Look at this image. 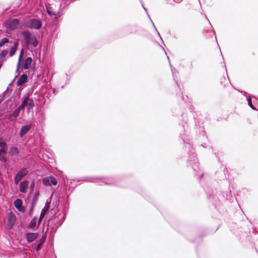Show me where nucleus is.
I'll return each mask as SVG.
<instances>
[{
  "instance_id": "19",
  "label": "nucleus",
  "mask_w": 258,
  "mask_h": 258,
  "mask_svg": "<svg viewBox=\"0 0 258 258\" xmlns=\"http://www.w3.org/2000/svg\"><path fill=\"white\" fill-rule=\"evenodd\" d=\"M23 55V50H22L20 52V53L19 56V59H18V67L20 66V64L21 63V61L22 59Z\"/></svg>"
},
{
  "instance_id": "8",
  "label": "nucleus",
  "mask_w": 258,
  "mask_h": 258,
  "mask_svg": "<svg viewBox=\"0 0 258 258\" xmlns=\"http://www.w3.org/2000/svg\"><path fill=\"white\" fill-rule=\"evenodd\" d=\"M28 185V183L27 181L22 182L20 186V190L22 192H25L27 188Z\"/></svg>"
},
{
  "instance_id": "11",
  "label": "nucleus",
  "mask_w": 258,
  "mask_h": 258,
  "mask_svg": "<svg viewBox=\"0 0 258 258\" xmlns=\"http://www.w3.org/2000/svg\"><path fill=\"white\" fill-rule=\"evenodd\" d=\"M19 24V21L17 19H14L11 22L10 26L12 29H15L17 27Z\"/></svg>"
},
{
  "instance_id": "20",
  "label": "nucleus",
  "mask_w": 258,
  "mask_h": 258,
  "mask_svg": "<svg viewBox=\"0 0 258 258\" xmlns=\"http://www.w3.org/2000/svg\"><path fill=\"white\" fill-rule=\"evenodd\" d=\"M26 238L28 242H32V233H27Z\"/></svg>"
},
{
  "instance_id": "30",
  "label": "nucleus",
  "mask_w": 258,
  "mask_h": 258,
  "mask_svg": "<svg viewBox=\"0 0 258 258\" xmlns=\"http://www.w3.org/2000/svg\"><path fill=\"white\" fill-rule=\"evenodd\" d=\"M36 53H37V52H36ZM36 57H38V55H37V54H36Z\"/></svg>"
},
{
  "instance_id": "29",
  "label": "nucleus",
  "mask_w": 258,
  "mask_h": 258,
  "mask_svg": "<svg viewBox=\"0 0 258 258\" xmlns=\"http://www.w3.org/2000/svg\"><path fill=\"white\" fill-rule=\"evenodd\" d=\"M40 51H39L38 57H40Z\"/></svg>"
},
{
  "instance_id": "7",
  "label": "nucleus",
  "mask_w": 258,
  "mask_h": 258,
  "mask_svg": "<svg viewBox=\"0 0 258 258\" xmlns=\"http://www.w3.org/2000/svg\"><path fill=\"white\" fill-rule=\"evenodd\" d=\"M41 26L42 23L40 20L33 19V29H39Z\"/></svg>"
},
{
  "instance_id": "18",
  "label": "nucleus",
  "mask_w": 258,
  "mask_h": 258,
  "mask_svg": "<svg viewBox=\"0 0 258 258\" xmlns=\"http://www.w3.org/2000/svg\"><path fill=\"white\" fill-rule=\"evenodd\" d=\"M23 35L25 37V38L28 40L30 38L31 34L28 32H23L22 33Z\"/></svg>"
},
{
  "instance_id": "23",
  "label": "nucleus",
  "mask_w": 258,
  "mask_h": 258,
  "mask_svg": "<svg viewBox=\"0 0 258 258\" xmlns=\"http://www.w3.org/2000/svg\"><path fill=\"white\" fill-rule=\"evenodd\" d=\"M11 152L13 154H17L18 153V150L16 148L12 147L11 149Z\"/></svg>"
},
{
  "instance_id": "15",
  "label": "nucleus",
  "mask_w": 258,
  "mask_h": 258,
  "mask_svg": "<svg viewBox=\"0 0 258 258\" xmlns=\"http://www.w3.org/2000/svg\"><path fill=\"white\" fill-rule=\"evenodd\" d=\"M21 109H22L20 108V106H19L18 107V108H17V109H16L15 110H14L13 112L12 115L15 117H17L20 113V110H21Z\"/></svg>"
},
{
  "instance_id": "4",
  "label": "nucleus",
  "mask_w": 258,
  "mask_h": 258,
  "mask_svg": "<svg viewBox=\"0 0 258 258\" xmlns=\"http://www.w3.org/2000/svg\"><path fill=\"white\" fill-rule=\"evenodd\" d=\"M32 104V100H31L29 97H26L24 101H23L21 105H20V108H22V109H24V108L27 105H29V107H31Z\"/></svg>"
},
{
  "instance_id": "12",
  "label": "nucleus",
  "mask_w": 258,
  "mask_h": 258,
  "mask_svg": "<svg viewBox=\"0 0 258 258\" xmlns=\"http://www.w3.org/2000/svg\"><path fill=\"white\" fill-rule=\"evenodd\" d=\"M18 46V43L15 42L14 46L11 49L10 52V56H12L16 52Z\"/></svg>"
},
{
  "instance_id": "32",
  "label": "nucleus",
  "mask_w": 258,
  "mask_h": 258,
  "mask_svg": "<svg viewBox=\"0 0 258 258\" xmlns=\"http://www.w3.org/2000/svg\"><path fill=\"white\" fill-rule=\"evenodd\" d=\"M1 103V101H0V104Z\"/></svg>"
},
{
  "instance_id": "10",
  "label": "nucleus",
  "mask_w": 258,
  "mask_h": 258,
  "mask_svg": "<svg viewBox=\"0 0 258 258\" xmlns=\"http://www.w3.org/2000/svg\"><path fill=\"white\" fill-rule=\"evenodd\" d=\"M45 239H46V236L43 235L36 246V251H38L39 250H40L41 249V245L44 242V241H45Z\"/></svg>"
},
{
  "instance_id": "21",
  "label": "nucleus",
  "mask_w": 258,
  "mask_h": 258,
  "mask_svg": "<svg viewBox=\"0 0 258 258\" xmlns=\"http://www.w3.org/2000/svg\"><path fill=\"white\" fill-rule=\"evenodd\" d=\"M49 209V202H47L45 204V205L43 209H42L43 211L47 212Z\"/></svg>"
},
{
  "instance_id": "9",
  "label": "nucleus",
  "mask_w": 258,
  "mask_h": 258,
  "mask_svg": "<svg viewBox=\"0 0 258 258\" xmlns=\"http://www.w3.org/2000/svg\"><path fill=\"white\" fill-rule=\"evenodd\" d=\"M32 61V59L31 58V57H28L25 61L24 64V69H28L30 67Z\"/></svg>"
},
{
  "instance_id": "31",
  "label": "nucleus",
  "mask_w": 258,
  "mask_h": 258,
  "mask_svg": "<svg viewBox=\"0 0 258 258\" xmlns=\"http://www.w3.org/2000/svg\"><path fill=\"white\" fill-rule=\"evenodd\" d=\"M43 161H46V159H44H44H43Z\"/></svg>"
},
{
  "instance_id": "26",
  "label": "nucleus",
  "mask_w": 258,
  "mask_h": 258,
  "mask_svg": "<svg viewBox=\"0 0 258 258\" xmlns=\"http://www.w3.org/2000/svg\"><path fill=\"white\" fill-rule=\"evenodd\" d=\"M33 47L36 46L37 45V44H38V41H37V39L35 38H33Z\"/></svg>"
},
{
  "instance_id": "28",
  "label": "nucleus",
  "mask_w": 258,
  "mask_h": 258,
  "mask_svg": "<svg viewBox=\"0 0 258 258\" xmlns=\"http://www.w3.org/2000/svg\"><path fill=\"white\" fill-rule=\"evenodd\" d=\"M29 226L30 227H32V220L30 222V223L29 224Z\"/></svg>"
},
{
  "instance_id": "3",
  "label": "nucleus",
  "mask_w": 258,
  "mask_h": 258,
  "mask_svg": "<svg viewBox=\"0 0 258 258\" xmlns=\"http://www.w3.org/2000/svg\"><path fill=\"white\" fill-rule=\"evenodd\" d=\"M16 217L15 215L12 213L10 212L9 214L8 226L9 229H12L14 224L15 222Z\"/></svg>"
},
{
  "instance_id": "2",
  "label": "nucleus",
  "mask_w": 258,
  "mask_h": 258,
  "mask_svg": "<svg viewBox=\"0 0 258 258\" xmlns=\"http://www.w3.org/2000/svg\"><path fill=\"white\" fill-rule=\"evenodd\" d=\"M27 173V171L25 168L20 170L16 174L15 177V183L18 184L21 179Z\"/></svg>"
},
{
  "instance_id": "22",
  "label": "nucleus",
  "mask_w": 258,
  "mask_h": 258,
  "mask_svg": "<svg viewBox=\"0 0 258 258\" xmlns=\"http://www.w3.org/2000/svg\"><path fill=\"white\" fill-rule=\"evenodd\" d=\"M248 105L253 110H256V108L255 107H254V106L252 105V102H251V98H249L248 99Z\"/></svg>"
},
{
  "instance_id": "25",
  "label": "nucleus",
  "mask_w": 258,
  "mask_h": 258,
  "mask_svg": "<svg viewBox=\"0 0 258 258\" xmlns=\"http://www.w3.org/2000/svg\"><path fill=\"white\" fill-rule=\"evenodd\" d=\"M46 213H47L46 212L42 210V211H41V214L40 216V218H39V221L41 220L44 217V216L46 215Z\"/></svg>"
},
{
  "instance_id": "17",
  "label": "nucleus",
  "mask_w": 258,
  "mask_h": 258,
  "mask_svg": "<svg viewBox=\"0 0 258 258\" xmlns=\"http://www.w3.org/2000/svg\"><path fill=\"white\" fill-rule=\"evenodd\" d=\"M9 42V39L7 38H3L0 42V46H3L5 43Z\"/></svg>"
},
{
  "instance_id": "5",
  "label": "nucleus",
  "mask_w": 258,
  "mask_h": 258,
  "mask_svg": "<svg viewBox=\"0 0 258 258\" xmlns=\"http://www.w3.org/2000/svg\"><path fill=\"white\" fill-rule=\"evenodd\" d=\"M30 128L31 125H26L22 126L20 131V136L22 137L28 133Z\"/></svg>"
},
{
  "instance_id": "13",
  "label": "nucleus",
  "mask_w": 258,
  "mask_h": 258,
  "mask_svg": "<svg viewBox=\"0 0 258 258\" xmlns=\"http://www.w3.org/2000/svg\"><path fill=\"white\" fill-rule=\"evenodd\" d=\"M22 203V201L20 199H17L14 202V206L16 208L21 210Z\"/></svg>"
},
{
  "instance_id": "1",
  "label": "nucleus",
  "mask_w": 258,
  "mask_h": 258,
  "mask_svg": "<svg viewBox=\"0 0 258 258\" xmlns=\"http://www.w3.org/2000/svg\"><path fill=\"white\" fill-rule=\"evenodd\" d=\"M43 183L46 186L56 185L57 184V181L54 177L48 176L43 178Z\"/></svg>"
},
{
  "instance_id": "27",
  "label": "nucleus",
  "mask_w": 258,
  "mask_h": 258,
  "mask_svg": "<svg viewBox=\"0 0 258 258\" xmlns=\"http://www.w3.org/2000/svg\"><path fill=\"white\" fill-rule=\"evenodd\" d=\"M38 237V234L37 233H33V240Z\"/></svg>"
},
{
  "instance_id": "16",
  "label": "nucleus",
  "mask_w": 258,
  "mask_h": 258,
  "mask_svg": "<svg viewBox=\"0 0 258 258\" xmlns=\"http://www.w3.org/2000/svg\"><path fill=\"white\" fill-rule=\"evenodd\" d=\"M5 150L3 149H0V161H2L3 160L4 161H6V159L3 155L5 153Z\"/></svg>"
},
{
  "instance_id": "6",
  "label": "nucleus",
  "mask_w": 258,
  "mask_h": 258,
  "mask_svg": "<svg viewBox=\"0 0 258 258\" xmlns=\"http://www.w3.org/2000/svg\"><path fill=\"white\" fill-rule=\"evenodd\" d=\"M27 79V76L26 74H23L18 79L17 81V86H21L25 83Z\"/></svg>"
},
{
  "instance_id": "24",
  "label": "nucleus",
  "mask_w": 258,
  "mask_h": 258,
  "mask_svg": "<svg viewBox=\"0 0 258 258\" xmlns=\"http://www.w3.org/2000/svg\"><path fill=\"white\" fill-rule=\"evenodd\" d=\"M47 12L50 16H51L52 15H54L56 16L55 18H57L56 14L54 12H53L51 10H50L48 8H47Z\"/></svg>"
},
{
  "instance_id": "14",
  "label": "nucleus",
  "mask_w": 258,
  "mask_h": 258,
  "mask_svg": "<svg viewBox=\"0 0 258 258\" xmlns=\"http://www.w3.org/2000/svg\"><path fill=\"white\" fill-rule=\"evenodd\" d=\"M8 50H4L2 51L0 54V58L1 61H4L5 60V57L8 54Z\"/></svg>"
}]
</instances>
